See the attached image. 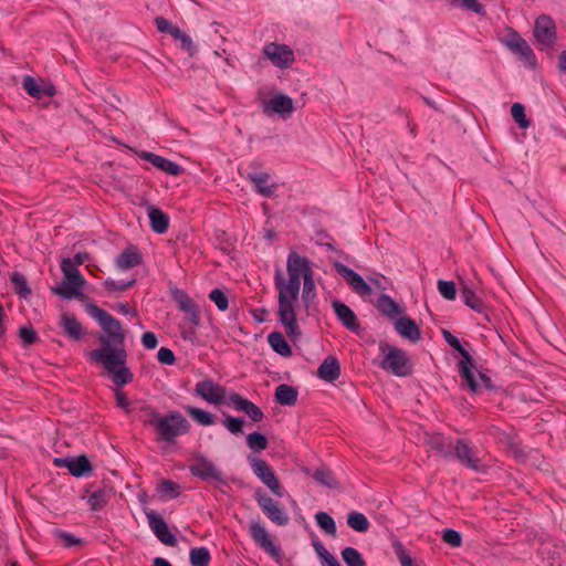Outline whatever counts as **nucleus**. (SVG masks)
I'll return each mask as SVG.
<instances>
[{
  "label": "nucleus",
  "mask_w": 566,
  "mask_h": 566,
  "mask_svg": "<svg viewBox=\"0 0 566 566\" xmlns=\"http://www.w3.org/2000/svg\"><path fill=\"white\" fill-rule=\"evenodd\" d=\"M86 312L98 322L108 337H102L99 348L86 354L88 361L101 364L111 375L115 386H125L133 381L134 374L127 367V350L124 348L125 334L122 324L96 304H87Z\"/></svg>",
  "instance_id": "f257e3e1"
},
{
  "label": "nucleus",
  "mask_w": 566,
  "mask_h": 566,
  "mask_svg": "<svg viewBox=\"0 0 566 566\" xmlns=\"http://www.w3.org/2000/svg\"><path fill=\"white\" fill-rule=\"evenodd\" d=\"M286 271L287 281L282 276L280 270H276L274 275V285L279 292V319L286 334L296 338L301 335V329L296 322L294 304L298 300L302 279L312 276L313 270L307 256L292 251L286 259Z\"/></svg>",
  "instance_id": "f03ea898"
},
{
  "label": "nucleus",
  "mask_w": 566,
  "mask_h": 566,
  "mask_svg": "<svg viewBox=\"0 0 566 566\" xmlns=\"http://www.w3.org/2000/svg\"><path fill=\"white\" fill-rule=\"evenodd\" d=\"M144 410L149 413V419H144V424L155 427L158 434L157 440L174 443L177 437L190 431L189 421L179 411H170L166 416H160L155 408H145Z\"/></svg>",
  "instance_id": "7ed1b4c3"
},
{
  "label": "nucleus",
  "mask_w": 566,
  "mask_h": 566,
  "mask_svg": "<svg viewBox=\"0 0 566 566\" xmlns=\"http://www.w3.org/2000/svg\"><path fill=\"white\" fill-rule=\"evenodd\" d=\"M442 336L447 344L462 356V359L457 365L458 373L462 379V386H467L473 394L479 392L480 384L474 375L475 363L473 357L451 332L442 329Z\"/></svg>",
  "instance_id": "20e7f679"
},
{
  "label": "nucleus",
  "mask_w": 566,
  "mask_h": 566,
  "mask_svg": "<svg viewBox=\"0 0 566 566\" xmlns=\"http://www.w3.org/2000/svg\"><path fill=\"white\" fill-rule=\"evenodd\" d=\"M379 352L381 356L379 367L381 369L397 377H408L412 374L413 364L407 352L388 343H381Z\"/></svg>",
  "instance_id": "39448f33"
},
{
  "label": "nucleus",
  "mask_w": 566,
  "mask_h": 566,
  "mask_svg": "<svg viewBox=\"0 0 566 566\" xmlns=\"http://www.w3.org/2000/svg\"><path fill=\"white\" fill-rule=\"evenodd\" d=\"M481 451L468 439H455L451 459L475 472H485L486 467L480 457Z\"/></svg>",
  "instance_id": "423d86ee"
},
{
  "label": "nucleus",
  "mask_w": 566,
  "mask_h": 566,
  "mask_svg": "<svg viewBox=\"0 0 566 566\" xmlns=\"http://www.w3.org/2000/svg\"><path fill=\"white\" fill-rule=\"evenodd\" d=\"M190 473L202 481H213L216 485H227L223 473L214 465L212 461L203 455L195 458L193 463L189 465Z\"/></svg>",
  "instance_id": "0eeeda50"
},
{
  "label": "nucleus",
  "mask_w": 566,
  "mask_h": 566,
  "mask_svg": "<svg viewBox=\"0 0 566 566\" xmlns=\"http://www.w3.org/2000/svg\"><path fill=\"white\" fill-rule=\"evenodd\" d=\"M254 499L262 510L263 514L274 524L279 526H285L290 517L287 513L284 511L283 506L275 500H273L271 496H269L266 493L262 492L261 490H258L254 493Z\"/></svg>",
  "instance_id": "6e6552de"
},
{
  "label": "nucleus",
  "mask_w": 566,
  "mask_h": 566,
  "mask_svg": "<svg viewBox=\"0 0 566 566\" xmlns=\"http://www.w3.org/2000/svg\"><path fill=\"white\" fill-rule=\"evenodd\" d=\"M248 461L253 473L261 480V482L265 484L274 495L281 497L283 495L282 486L273 469L268 464V462L253 455H249Z\"/></svg>",
  "instance_id": "1a4fd4ad"
},
{
  "label": "nucleus",
  "mask_w": 566,
  "mask_h": 566,
  "mask_svg": "<svg viewBox=\"0 0 566 566\" xmlns=\"http://www.w3.org/2000/svg\"><path fill=\"white\" fill-rule=\"evenodd\" d=\"M263 54L274 66L279 69H287L295 61L293 50L286 44H280L276 42L265 44L263 46Z\"/></svg>",
  "instance_id": "9d476101"
},
{
  "label": "nucleus",
  "mask_w": 566,
  "mask_h": 566,
  "mask_svg": "<svg viewBox=\"0 0 566 566\" xmlns=\"http://www.w3.org/2000/svg\"><path fill=\"white\" fill-rule=\"evenodd\" d=\"M249 532L254 543L260 548H262L265 553L275 559L281 558L282 551L277 545L273 543L264 525H262L259 521H252L249 526Z\"/></svg>",
  "instance_id": "9b49d317"
},
{
  "label": "nucleus",
  "mask_w": 566,
  "mask_h": 566,
  "mask_svg": "<svg viewBox=\"0 0 566 566\" xmlns=\"http://www.w3.org/2000/svg\"><path fill=\"white\" fill-rule=\"evenodd\" d=\"M504 44L530 66H536V56L525 39H523L514 29H509L507 38Z\"/></svg>",
  "instance_id": "f8f14e48"
},
{
  "label": "nucleus",
  "mask_w": 566,
  "mask_h": 566,
  "mask_svg": "<svg viewBox=\"0 0 566 566\" xmlns=\"http://www.w3.org/2000/svg\"><path fill=\"white\" fill-rule=\"evenodd\" d=\"M148 525L155 536L167 546H176L178 541L175 534H172L161 515L154 511L146 512Z\"/></svg>",
  "instance_id": "ddd939ff"
},
{
  "label": "nucleus",
  "mask_w": 566,
  "mask_h": 566,
  "mask_svg": "<svg viewBox=\"0 0 566 566\" xmlns=\"http://www.w3.org/2000/svg\"><path fill=\"white\" fill-rule=\"evenodd\" d=\"M534 36L539 44L546 48H549L555 43L557 36L556 25L549 15L543 14L536 19Z\"/></svg>",
  "instance_id": "4468645a"
},
{
  "label": "nucleus",
  "mask_w": 566,
  "mask_h": 566,
  "mask_svg": "<svg viewBox=\"0 0 566 566\" xmlns=\"http://www.w3.org/2000/svg\"><path fill=\"white\" fill-rule=\"evenodd\" d=\"M335 270L358 295L366 296L371 293L370 285L353 269L342 263H335Z\"/></svg>",
  "instance_id": "2eb2a0df"
},
{
  "label": "nucleus",
  "mask_w": 566,
  "mask_h": 566,
  "mask_svg": "<svg viewBox=\"0 0 566 566\" xmlns=\"http://www.w3.org/2000/svg\"><path fill=\"white\" fill-rule=\"evenodd\" d=\"M195 392L209 403L219 405L226 397L224 387L216 384L211 379H203L198 381L195 387Z\"/></svg>",
  "instance_id": "dca6fc26"
},
{
  "label": "nucleus",
  "mask_w": 566,
  "mask_h": 566,
  "mask_svg": "<svg viewBox=\"0 0 566 566\" xmlns=\"http://www.w3.org/2000/svg\"><path fill=\"white\" fill-rule=\"evenodd\" d=\"M424 444L430 451L436 452L444 459H451L452 457L454 440L451 437H447L442 433L429 434L424 439Z\"/></svg>",
  "instance_id": "f3484780"
},
{
  "label": "nucleus",
  "mask_w": 566,
  "mask_h": 566,
  "mask_svg": "<svg viewBox=\"0 0 566 566\" xmlns=\"http://www.w3.org/2000/svg\"><path fill=\"white\" fill-rule=\"evenodd\" d=\"M229 403L235 410L244 412L254 422H260L264 418V413L259 406L243 398L238 392H231L229 395Z\"/></svg>",
  "instance_id": "a211bd4d"
},
{
  "label": "nucleus",
  "mask_w": 566,
  "mask_h": 566,
  "mask_svg": "<svg viewBox=\"0 0 566 566\" xmlns=\"http://www.w3.org/2000/svg\"><path fill=\"white\" fill-rule=\"evenodd\" d=\"M139 157L143 160H146L150 163L153 166H155L157 169L165 171L166 174L170 176H180L184 172V168L178 165L175 161H171L170 159L163 157L160 155L150 153V151H142Z\"/></svg>",
  "instance_id": "6ab92c4d"
},
{
  "label": "nucleus",
  "mask_w": 566,
  "mask_h": 566,
  "mask_svg": "<svg viewBox=\"0 0 566 566\" xmlns=\"http://www.w3.org/2000/svg\"><path fill=\"white\" fill-rule=\"evenodd\" d=\"M59 326L62 328L63 333L74 342H78L85 336L84 327L73 314L66 312L62 313Z\"/></svg>",
  "instance_id": "aec40b11"
},
{
  "label": "nucleus",
  "mask_w": 566,
  "mask_h": 566,
  "mask_svg": "<svg viewBox=\"0 0 566 566\" xmlns=\"http://www.w3.org/2000/svg\"><path fill=\"white\" fill-rule=\"evenodd\" d=\"M332 306L336 314L337 319L342 323L344 327L352 332H358L360 324L354 311L346 304L342 303L338 300H334L332 302Z\"/></svg>",
  "instance_id": "412c9836"
},
{
  "label": "nucleus",
  "mask_w": 566,
  "mask_h": 566,
  "mask_svg": "<svg viewBox=\"0 0 566 566\" xmlns=\"http://www.w3.org/2000/svg\"><path fill=\"white\" fill-rule=\"evenodd\" d=\"M143 263V255L136 245H128L115 260V265L119 270H129Z\"/></svg>",
  "instance_id": "4be33fe9"
},
{
  "label": "nucleus",
  "mask_w": 566,
  "mask_h": 566,
  "mask_svg": "<svg viewBox=\"0 0 566 566\" xmlns=\"http://www.w3.org/2000/svg\"><path fill=\"white\" fill-rule=\"evenodd\" d=\"M247 178L253 185L255 192L265 198L272 197L277 189V185L275 182L268 185L270 175L265 171L249 172Z\"/></svg>",
  "instance_id": "5701e85b"
},
{
  "label": "nucleus",
  "mask_w": 566,
  "mask_h": 566,
  "mask_svg": "<svg viewBox=\"0 0 566 566\" xmlns=\"http://www.w3.org/2000/svg\"><path fill=\"white\" fill-rule=\"evenodd\" d=\"M396 332L403 338L416 343L421 339V331L413 319L409 316H402L395 321Z\"/></svg>",
  "instance_id": "b1692460"
},
{
  "label": "nucleus",
  "mask_w": 566,
  "mask_h": 566,
  "mask_svg": "<svg viewBox=\"0 0 566 566\" xmlns=\"http://www.w3.org/2000/svg\"><path fill=\"white\" fill-rule=\"evenodd\" d=\"M317 377L326 382H334L340 376V365L335 356H327L317 368Z\"/></svg>",
  "instance_id": "393cba45"
},
{
  "label": "nucleus",
  "mask_w": 566,
  "mask_h": 566,
  "mask_svg": "<svg viewBox=\"0 0 566 566\" xmlns=\"http://www.w3.org/2000/svg\"><path fill=\"white\" fill-rule=\"evenodd\" d=\"M376 308L388 319H395L398 315L405 313V308L402 306H400L391 296L384 293L377 298Z\"/></svg>",
  "instance_id": "a878e982"
},
{
  "label": "nucleus",
  "mask_w": 566,
  "mask_h": 566,
  "mask_svg": "<svg viewBox=\"0 0 566 566\" xmlns=\"http://www.w3.org/2000/svg\"><path fill=\"white\" fill-rule=\"evenodd\" d=\"M148 217L150 221V228L158 234H164L169 228V217L159 208L149 207Z\"/></svg>",
  "instance_id": "bb28decb"
},
{
  "label": "nucleus",
  "mask_w": 566,
  "mask_h": 566,
  "mask_svg": "<svg viewBox=\"0 0 566 566\" xmlns=\"http://www.w3.org/2000/svg\"><path fill=\"white\" fill-rule=\"evenodd\" d=\"M266 109L280 115L291 114L294 109L293 99L287 95L277 94L266 103Z\"/></svg>",
  "instance_id": "cd10ccee"
},
{
  "label": "nucleus",
  "mask_w": 566,
  "mask_h": 566,
  "mask_svg": "<svg viewBox=\"0 0 566 566\" xmlns=\"http://www.w3.org/2000/svg\"><path fill=\"white\" fill-rule=\"evenodd\" d=\"M69 471L73 476L82 478L92 473L93 465L86 455H78L71 458Z\"/></svg>",
  "instance_id": "c85d7f7f"
},
{
  "label": "nucleus",
  "mask_w": 566,
  "mask_h": 566,
  "mask_svg": "<svg viewBox=\"0 0 566 566\" xmlns=\"http://www.w3.org/2000/svg\"><path fill=\"white\" fill-rule=\"evenodd\" d=\"M275 401L282 406H294L297 401L298 391L296 388L282 384L275 389Z\"/></svg>",
  "instance_id": "c756f323"
},
{
  "label": "nucleus",
  "mask_w": 566,
  "mask_h": 566,
  "mask_svg": "<svg viewBox=\"0 0 566 566\" xmlns=\"http://www.w3.org/2000/svg\"><path fill=\"white\" fill-rule=\"evenodd\" d=\"M271 348L283 357L292 355V348L281 332L274 331L268 335Z\"/></svg>",
  "instance_id": "7c9ffc66"
},
{
  "label": "nucleus",
  "mask_w": 566,
  "mask_h": 566,
  "mask_svg": "<svg viewBox=\"0 0 566 566\" xmlns=\"http://www.w3.org/2000/svg\"><path fill=\"white\" fill-rule=\"evenodd\" d=\"M461 297L467 306L478 313H482L485 310V304L482 298L473 291V289L467 284L461 287Z\"/></svg>",
  "instance_id": "2f4dec72"
},
{
  "label": "nucleus",
  "mask_w": 566,
  "mask_h": 566,
  "mask_svg": "<svg viewBox=\"0 0 566 566\" xmlns=\"http://www.w3.org/2000/svg\"><path fill=\"white\" fill-rule=\"evenodd\" d=\"M109 491L106 490L105 488H99L87 496V504L90 505L91 511L96 512L104 509L109 502Z\"/></svg>",
  "instance_id": "473e14b6"
},
{
  "label": "nucleus",
  "mask_w": 566,
  "mask_h": 566,
  "mask_svg": "<svg viewBox=\"0 0 566 566\" xmlns=\"http://www.w3.org/2000/svg\"><path fill=\"white\" fill-rule=\"evenodd\" d=\"M178 306L182 312L188 314V318L193 325H199L200 311L192 298H190L187 294H182L178 300Z\"/></svg>",
  "instance_id": "72a5a7b5"
},
{
  "label": "nucleus",
  "mask_w": 566,
  "mask_h": 566,
  "mask_svg": "<svg viewBox=\"0 0 566 566\" xmlns=\"http://www.w3.org/2000/svg\"><path fill=\"white\" fill-rule=\"evenodd\" d=\"M61 270H62L66 281H70L73 284H77V285H82V286L85 284V279L78 271L77 266H74L71 263V259L67 258V259L62 260Z\"/></svg>",
  "instance_id": "f704fd0d"
},
{
  "label": "nucleus",
  "mask_w": 566,
  "mask_h": 566,
  "mask_svg": "<svg viewBox=\"0 0 566 566\" xmlns=\"http://www.w3.org/2000/svg\"><path fill=\"white\" fill-rule=\"evenodd\" d=\"M82 285L73 284L70 281L64 280L59 286L53 289V293L65 298L71 300L72 297H84L81 292Z\"/></svg>",
  "instance_id": "c9c22d12"
},
{
  "label": "nucleus",
  "mask_w": 566,
  "mask_h": 566,
  "mask_svg": "<svg viewBox=\"0 0 566 566\" xmlns=\"http://www.w3.org/2000/svg\"><path fill=\"white\" fill-rule=\"evenodd\" d=\"M22 86L30 96L35 98H41L43 95L52 96L54 94L53 87L48 90L42 88L32 76H25Z\"/></svg>",
  "instance_id": "e433bc0d"
},
{
  "label": "nucleus",
  "mask_w": 566,
  "mask_h": 566,
  "mask_svg": "<svg viewBox=\"0 0 566 566\" xmlns=\"http://www.w3.org/2000/svg\"><path fill=\"white\" fill-rule=\"evenodd\" d=\"M156 490L163 497L168 500L177 499L180 495V485L169 479H161Z\"/></svg>",
  "instance_id": "4c0bfd02"
},
{
  "label": "nucleus",
  "mask_w": 566,
  "mask_h": 566,
  "mask_svg": "<svg viewBox=\"0 0 566 566\" xmlns=\"http://www.w3.org/2000/svg\"><path fill=\"white\" fill-rule=\"evenodd\" d=\"M347 525L356 532L365 533L369 530L370 523L363 513L353 511L347 515Z\"/></svg>",
  "instance_id": "58836bf2"
},
{
  "label": "nucleus",
  "mask_w": 566,
  "mask_h": 566,
  "mask_svg": "<svg viewBox=\"0 0 566 566\" xmlns=\"http://www.w3.org/2000/svg\"><path fill=\"white\" fill-rule=\"evenodd\" d=\"M189 559L191 566H209L211 554L207 547H193L190 549Z\"/></svg>",
  "instance_id": "ea45409f"
},
{
  "label": "nucleus",
  "mask_w": 566,
  "mask_h": 566,
  "mask_svg": "<svg viewBox=\"0 0 566 566\" xmlns=\"http://www.w3.org/2000/svg\"><path fill=\"white\" fill-rule=\"evenodd\" d=\"M315 521L318 527L327 535L335 536L337 532L336 523L334 518L326 512H317L315 514Z\"/></svg>",
  "instance_id": "a19ab883"
},
{
  "label": "nucleus",
  "mask_w": 566,
  "mask_h": 566,
  "mask_svg": "<svg viewBox=\"0 0 566 566\" xmlns=\"http://www.w3.org/2000/svg\"><path fill=\"white\" fill-rule=\"evenodd\" d=\"M10 282L15 294H18L20 297L27 298L31 294L32 291L23 274L13 272L10 276Z\"/></svg>",
  "instance_id": "79ce46f5"
},
{
  "label": "nucleus",
  "mask_w": 566,
  "mask_h": 566,
  "mask_svg": "<svg viewBox=\"0 0 566 566\" xmlns=\"http://www.w3.org/2000/svg\"><path fill=\"white\" fill-rule=\"evenodd\" d=\"M188 415L198 423L202 426H211L214 423V416L206 410L197 407H187Z\"/></svg>",
  "instance_id": "37998d69"
},
{
  "label": "nucleus",
  "mask_w": 566,
  "mask_h": 566,
  "mask_svg": "<svg viewBox=\"0 0 566 566\" xmlns=\"http://www.w3.org/2000/svg\"><path fill=\"white\" fill-rule=\"evenodd\" d=\"M340 554L347 566H366V562L361 554L354 547H345Z\"/></svg>",
  "instance_id": "c03bdc74"
},
{
  "label": "nucleus",
  "mask_w": 566,
  "mask_h": 566,
  "mask_svg": "<svg viewBox=\"0 0 566 566\" xmlns=\"http://www.w3.org/2000/svg\"><path fill=\"white\" fill-rule=\"evenodd\" d=\"M247 444L251 450L260 452L268 448L269 442L264 434L255 431L248 434Z\"/></svg>",
  "instance_id": "a18cd8bd"
},
{
  "label": "nucleus",
  "mask_w": 566,
  "mask_h": 566,
  "mask_svg": "<svg viewBox=\"0 0 566 566\" xmlns=\"http://www.w3.org/2000/svg\"><path fill=\"white\" fill-rule=\"evenodd\" d=\"M511 115L521 128H527L531 122L526 118L525 107L521 103H514L511 107Z\"/></svg>",
  "instance_id": "49530a36"
},
{
  "label": "nucleus",
  "mask_w": 566,
  "mask_h": 566,
  "mask_svg": "<svg viewBox=\"0 0 566 566\" xmlns=\"http://www.w3.org/2000/svg\"><path fill=\"white\" fill-rule=\"evenodd\" d=\"M209 298L216 304L219 311L224 312L229 307L227 294L221 289H213L209 293Z\"/></svg>",
  "instance_id": "de8ad7c7"
},
{
  "label": "nucleus",
  "mask_w": 566,
  "mask_h": 566,
  "mask_svg": "<svg viewBox=\"0 0 566 566\" xmlns=\"http://www.w3.org/2000/svg\"><path fill=\"white\" fill-rule=\"evenodd\" d=\"M437 285H438L439 293L446 300L453 301L455 298V296H457V287H455L454 282L439 280Z\"/></svg>",
  "instance_id": "09e8293b"
},
{
  "label": "nucleus",
  "mask_w": 566,
  "mask_h": 566,
  "mask_svg": "<svg viewBox=\"0 0 566 566\" xmlns=\"http://www.w3.org/2000/svg\"><path fill=\"white\" fill-rule=\"evenodd\" d=\"M19 337L23 346L33 345L38 340V334L31 325L21 326L19 328Z\"/></svg>",
  "instance_id": "8fccbe9b"
},
{
  "label": "nucleus",
  "mask_w": 566,
  "mask_h": 566,
  "mask_svg": "<svg viewBox=\"0 0 566 566\" xmlns=\"http://www.w3.org/2000/svg\"><path fill=\"white\" fill-rule=\"evenodd\" d=\"M135 283H136L135 279L130 280V281H126V282H116L112 279H106L103 282V285L109 292H115V291L124 292V291H127L130 287H133L135 285Z\"/></svg>",
  "instance_id": "3c124183"
},
{
  "label": "nucleus",
  "mask_w": 566,
  "mask_h": 566,
  "mask_svg": "<svg viewBox=\"0 0 566 566\" xmlns=\"http://www.w3.org/2000/svg\"><path fill=\"white\" fill-rule=\"evenodd\" d=\"M314 479L322 485L325 486H334L335 485V479L334 474L329 469H317L314 473Z\"/></svg>",
  "instance_id": "603ef678"
},
{
  "label": "nucleus",
  "mask_w": 566,
  "mask_h": 566,
  "mask_svg": "<svg viewBox=\"0 0 566 566\" xmlns=\"http://www.w3.org/2000/svg\"><path fill=\"white\" fill-rule=\"evenodd\" d=\"M442 539L444 543L451 545L452 547H460L462 545L461 534L452 528H447L443 531Z\"/></svg>",
  "instance_id": "864d4df0"
},
{
  "label": "nucleus",
  "mask_w": 566,
  "mask_h": 566,
  "mask_svg": "<svg viewBox=\"0 0 566 566\" xmlns=\"http://www.w3.org/2000/svg\"><path fill=\"white\" fill-rule=\"evenodd\" d=\"M223 424L231 433L238 434L242 432L244 421L241 418L228 416Z\"/></svg>",
  "instance_id": "5fc2aeb1"
},
{
  "label": "nucleus",
  "mask_w": 566,
  "mask_h": 566,
  "mask_svg": "<svg viewBox=\"0 0 566 566\" xmlns=\"http://www.w3.org/2000/svg\"><path fill=\"white\" fill-rule=\"evenodd\" d=\"M117 389L115 390V398H116V405L122 408L126 413H130L133 411L130 407V401L126 397L125 392L120 390L119 388L122 386H116Z\"/></svg>",
  "instance_id": "6e6d98bb"
},
{
  "label": "nucleus",
  "mask_w": 566,
  "mask_h": 566,
  "mask_svg": "<svg viewBox=\"0 0 566 566\" xmlns=\"http://www.w3.org/2000/svg\"><path fill=\"white\" fill-rule=\"evenodd\" d=\"M157 359L164 365H174L176 361V356L170 348L161 347L157 353Z\"/></svg>",
  "instance_id": "4d7b16f0"
},
{
  "label": "nucleus",
  "mask_w": 566,
  "mask_h": 566,
  "mask_svg": "<svg viewBox=\"0 0 566 566\" xmlns=\"http://www.w3.org/2000/svg\"><path fill=\"white\" fill-rule=\"evenodd\" d=\"M304 281V284H303V292H302V296H303V300L305 302L308 301L310 297H314V291H315V283H314V279H313V275L310 276V277H305Z\"/></svg>",
  "instance_id": "13d9d810"
},
{
  "label": "nucleus",
  "mask_w": 566,
  "mask_h": 566,
  "mask_svg": "<svg viewBox=\"0 0 566 566\" xmlns=\"http://www.w3.org/2000/svg\"><path fill=\"white\" fill-rule=\"evenodd\" d=\"M142 344L146 349H154L158 345L157 336L153 332H146L142 336Z\"/></svg>",
  "instance_id": "bf43d9fd"
},
{
  "label": "nucleus",
  "mask_w": 566,
  "mask_h": 566,
  "mask_svg": "<svg viewBox=\"0 0 566 566\" xmlns=\"http://www.w3.org/2000/svg\"><path fill=\"white\" fill-rule=\"evenodd\" d=\"M56 534L63 541L65 547H72L81 543L73 534L65 531H57Z\"/></svg>",
  "instance_id": "052dcab7"
},
{
  "label": "nucleus",
  "mask_w": 566,
  "mask_h": 566,
  "mask_svg": "<svg viewBox=\"0 0 566 566\" xmlns=\"http://www.w3.org/2000/svg\"><path fill=\"white\" fill-rule=\"evenodd\" d=\"M462 7L478 14H485L484 7L478 0H461Z\"/></svg>",
  "instance_id": "680f3d73"
},
{
  "label": "nucleus",
  "mask_w": 566,
  "mask_h": 566,
  "mask_svg": "<svg viewBox=\"0 0 566 566\" xmlns=\"http://www.w3.org/2000/svg\"><path fill=\"white\" fill-rule=\"evenodd\" d=\"M155 24L159 32L169 33L171 28L174 27L171 22L163 17L155 18Z\"/></svg>",
  "instance_id": "e2e57ef3"
},
{
  "label": "nucleus",
  "mask_w": 566,
  "mask_h": 566,
  "mask_svg": "<svg viewBox=\"0 0 566 566\" xmlns=\"http://www.w3.org/2000/svg\"><path fill=\"white\" fill-rule=\"evenodd\" d=\"M90 260V254L87 252H77L72 259L71 263L74 266L82 265L84 262Z\"/></svg>",
  "instance_id": "0e129e2a"
},
{
  "label": "nucleus",
  "mask_w": 566,
  "mask_h": 566,
  "mask_svg": "<svg viewBox=\"0 0 566 566\" xmlns=\"http://www.w3.org/2000/svg\"><path fill=\"white\" fill-rule=\"evenodd\" d=\"M117 311L123 315L137 316V311L133 308L128 303H118Z\"/></svg>",
  "instance_id": "69168bd1"
},
{
  "label": "nucleus",
  "mask_w": 566,
  "mask_h": 566,
  "mask_svg": "<svg viewBox=\"0 0 566 566\" xmlns=\"http://www.w3.org/2000/svg\"><path fill=\"white\" fill-rule=\"evenodd\" d=\"M313 546L315 548L316 554L318 555L319 559L324 558L326 555L329 554V552L325 548L323 543L321 541L313 542Z\"/></svg>",
  "instance_id": "338daca9"
},
{
  "label": "nucleus",
  "mask_w": 566,
  "mask_h": 566,
  "mask_svg": "<svg viewBox=\"0 0 566 566\" xmlns=\"http://www.w3.org/2000/svg\"><path fill=\"white\" fill-rule=\"evenodd\" d=\"M322 566H340L338 559L331 553L321 559Z\"/></svg>",
  "instance_id": "774afa93"
}]
</instances>
